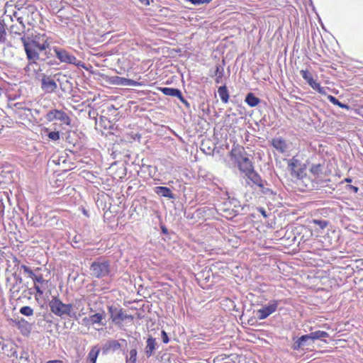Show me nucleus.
Here are the masks:
<instances>
[{
  "label": "nucleus",
  "instance_id": "nucleus-1",
  "mask_svg": "<svg viewBox=\"0 0 363 363\" xmlns=\"http://www.w3.org/2000/svg\"><path fill=\"white\" fill-rule=\"evenodd\" d=\"M21 40L30 64H36L38 60H44L41 58L40 52L45 51L50 46L48 38L45 34H37L31 36H23Z\"/></svg>",
  "mask_w": 363,
  "mask_h": 363
},
{
  "label": "nucleus",
  "instance_id": "nucleus-2",
  "mask_svg": "<svg viewBox=\"0 0 363 363\" xmlns=\"http://www.w3.org/2000/svg\"><path fill=\"white\" fill-rule=\"evenodd\" d=\"M287 169L291 174L292 181L298 186L301 190L304 191V188L310 189L311 187V182L307 177L306 167L298 160L295 159L289 160Z\"/></svg>",
  "mask_w": 363,
  "mask_h": 363
},
{
  "label": "nucleus",
  "instance_id": "nucleus-3",
  "mask_svg": "<svg viewBox=\"0 0 363 363\" xmlns=\"http://www.w3.org/2000/svg\"><path fill=\"white\" fill-rule=\"evenodd\" d=\"M50 311L59 317H69L77 319L76 311H72V305L71 303H64L58 296H52L49 302Z\"/></svg>",
  "mask_w": 363,
  "mask_h": 363
},
{
  "label": "nucleus",
  "instance_id": "nucleus-4",
  "mask_svg": "<svg viewBox=\"0 0 363 363\" xmlns=\"http://www.w3.org/2000/svg\"><path fill=\"white\" fill-rule=\"evenodd\" d=\"M111 272L110 262L103 259H99L90 266V274L92 277L98 279L110 276Z\"/></svg>",
  "mask_w": 363,
  "mask_h": 363
},
{
  "label": "nucleus",
  "instance_id": "nucleus-5",
  "mask_svg": "<svg viewBox=\"0 0 363 363\" xmlns=\"http://www.w3.org/2000/svg\"><path fill=\"white\" fill-rule=\"evenodd\" d=\"M108 312L111 315V319L116 325H121V323L126 319H129L130 320H133V317L132 315L124 313L122 308H118L113 306L108 307Z\"/></svg>",
  "mask_w": 363,
  "mask_h": 363
},
{
  "label": "nucleus",
  "instance_id": "nucleus-6",
  "mask_svg": "<svg viewBox=\"0 0 363 363\" xmlns=\"http://www.w3.org/2000/svg\"><path fill=\"white\" fill-rule=\"evenodd\" d=\"M45 118L50 122L57 120L67 125H69L71 124V119L69 116L61 110H50L47 113Z\"/></svg>",
  "mask_w": 363,
  "mask_h": 363
},
{
  "label": "nucleus",
  "instance_id": "nucleus-7",
  "mask_svg": "<svg viewBox=\"0 0 363 363\" xmlns=\"http://www.w3.org/2000/svg\"><path fill=\"white\" fill-rule=\"evenodd\" d=\"M54 52L56 55L57 58L61 62L67 64H72L77 66H79L81 62L77 60L76 57L70 55L67 50L64 49H60L58 48H54Z\"/></svg>",
  "mask_w": 363,
  "mask_h": 363
},
{
  "label": "nucleus",
  "instance_id": "nucleus-8",
  "mask_svg": "<svg viewBox=\"0 0 363 363\" xmlns=\"http://www.w3.org/2000/svg\"><path fill=\"white\" fill-rule=\"evenodd\" d=\"M278 306L277 301H270L267 305L257 311V317L259 320L267 318L269 315L276 311Z\"/></svg>",
  "mask_w": 363,
  "mask_h": 363
},
{
  "label": "nucleus",
  "instance_id": "nucleus-9",
  "mask_svg": "<svg viewBox=\"0 0 363 363\" xmlns=\"http://www.w3.org/2000/svg\"><path fill=\"white\" fill-rule=\"evenodd\" d=\"M15 325L21 331V334L24 336H28L32 330L33 324L25 320L20 318L14 320Z\"/></svg>",
  "mask_w": 363,
  "mask_h": 363
},
{
  "label": "nucleus",
  "instance_id": "nucleus-10",
  "mask_svg": "<svg viewBox=\"0 0 363 363\" xmlns=\"http://www.w3.org/2000/svg\"><path fill=\"white\" fill-rule=\"evenodd\" d=\"M33 281L34 283V289L36 291V294L38 296H42L44 293V287L43 285L46 284L48 281L45 280L43 278V274L36 273L35 277H33Z\"/></svg>",
  "mask_w": 363,
  "mask_h": 363
},
{
  "label": "nucleus",
  "instance_id": "nucleus-11",
  "mask_svg": "<svg viewBox=\"0 0 363 363\" xmlns=\"http://www.w3.org/2000/svg\"><path fill=\"white\" fill-rule=\"evenodd\" d=\"M41 88L45 93H52L57 88V85L50 77L43 76L41 80Z\"/></svg>",
  "mask_w": 363,
  "mask_h": 363
},
{
  "label": "nucleus",
  "instance_id": "nucleus-12",
  "mask_svg": "<svg viewBox=\"0 0 363 363\" xmlns=\"http://www.w3.org/2000/svg\"><path fill=\"white\" fill-rule=\"evenodd\" d=\"M158 345L155 338L150 336L146 340V346L145 348V354L147 358L155 354Z\"/></svg>",
  "mask_w": 363,
  "mask_h": 363
},
{
  "label": "nucleus",
  "instance_id": "nucleus-13",
  "mask_svg": "<svg viewBox=\"0 0 363 363\" xmlns=\"http://www.w3.org/2000/svg\"><path fill=\"white\" fill-rule=\"evenodd\" d=\"M17 108V113L20 118H27L30 122L35 121L37 120L32 109L25 107H18Z\"/></svg>",
  "mask_w": 363,
  "mask_h": 363
},
{
  "label": "nucleus",
  "instance_id": "nucleus-14",
  "mask_svg": "<svg viewBox=\"0 0 363 363\" xmlns=\"http://www.w3.org/2000/svg\"><path fill=\"white\" fill-rule=\"evenodd\" d=\"M307 335H302L297 339L294 343L292 348L295 350H304L305 348H308V346L311 345L313 342L311 341V339H305L302 340L303 337H306Z\"/></svg>",
  "mask_w": 363,
  "mask_h": 363
},
{
  "label": "nucleus",
  "instance_id": "nucleus-15",
  "mask_svg": "<svg viewBox=\"0 0 363 363\" xmlns=\"http://www.w3.org/2000/svg\"><path fill=\"white\" fill-rule=\"evenodd\" d=\"M238 163L239 168L242 172L250 173L252 170V163L247 157H242Z\"/></svg>",
  "mask_w": 363,
  "mask_h": 363
},
{
  "label": "nucleus",
  "instance_id": "nucleus-16",
  "mask_svg": "<svg viewBox=\"0 0 363 363\" xmlns=\"http://www.w3.org/2000/svg\"><path fill=\"white\" fill-rule=\"evenodd\" d=\"M113 83L117 85L135 86H138L140 84L133 79H126L124 77H116L113 79Z\"/></svg>",
  "mask_w": 363,
  "mask_h": 363
},
{
  "label": "nucleus",
  "instance_id": "nucleus-17",
  "mask_svg": "<svg viewBox=\"0 0 363 363\" xmlns=\"http://www.w3.org/2000/svg\"><path fill=\"white\" fill-rule=\"evenodd\" d=\"M328 337L329 334L327 332L317 330L308 334L306 337L302 338V340L305 339H311V341L314 342L315 340H322Z\"/></svg>",
  "mask_w": 363,
  "mask_h": 363
},
{
  "label": "nucleus",
  "instance_id": "nucleus-18",
  "mask_svg": "<svg viewBox=\"0 0 363 363\" xmlns=\"http://www.w3.org/2000/svg\"><path fill=\"white\" fill-rule=\"evenodd\" d=\"M71 304L72 305V311H74V310L79 311L77 317L84 315L86 313L84 311V298H77Z\"/></svg>",
  "mask_w": 363,
  "mask_h": 363
},
{
  "label": "nucleus",
  "instance_id": "nucleus-19",
  "mask_svg": "<svg viewBox=\"0 0 363 363\" xmlns=\"http://www.w3.org/2000/svg\"><path fill=\"white\" fill-rule=\"evenodd\" d=\"M273 147L280 152H284L287 148L285 140L281 138H274L272 140Z\"/></svg>",
  "mask_w": 363,
  "mask_h": 363
},
{
  "label": "nucleus",
  "instance_id": "nucleus-20",
  "mask_svg": "<svg viewBox=\"0 0 363 363\" xmlns=\"http://www.w3.org/2000/svg\"><path fill=\"white\" fill-rule=\"evenodd\" d=\"M155 192L159 196L167 197L169 199H174V196L171 189L166 186H157L155 189Z\"/></svg>",
  "mask_w": 363,
  "mask_h": 363
},
{
  "label": "nucleus",
  "instance_id": "nucleus-21",
  "mask_svg": "<svg viewBox=\"0 0 363 363\" xmlns=\"http://www.w3.org/2000/svg\"><path fill=\"white\" fill-rule=\"evenodd\" d=\"M160 90L167 96H176L179 98L182 94L181 91L178 89L169 88V87H161Z\"/></svg>",
  "mask_w": 363,
  "mask_h": 363
},
{
  "label": "nucleus",
  "instance_id": "nucleus-22",
  "mask_svg": "<svg viewBox=\"0 0 363 363\" xmlns=\"http://www.w3.org/2000/svg\"><path fill=\"white\" fill-rule=\"evenodd\" d=\"M121 348V344L118 340H111L108 341L105 345L104 349L106 351L111 350L113 352L117 351Z\"/></svg>",
  "mask_w": 363,
  "mask_h": 363
},
{
  "label": "nucleus",
  "instance_id": "nucleus-23",
  "mask_svg": "<svg viewBox=\"0 0 363 363\" xmlns=\"http://www.w3.org/2000/svg\"><path fill=\"white\" fill-rule=\"evenodd\" d=\"M245 101L250 106V107H255L257 106L259 102L260 99L257 97H256L254 94L249 93L247 94L245 97Z\"/></svg>",
  "mask_w": 363,
  "mask_h": 363
},
{
  "label": "nucleus",
  "instance_id": "nucleus-24",
  "mask_svg": "<svg viewBox=\"0 0 363 363\" xmlns=\"http://www.w3.org/2000/svg\"><path fill=\"white\" fill-rule=\"evenodd\" d=\"M218 92L221 101L226 104L229 99V94L225 85L221 86L218 88Z\"/></svg>",
  "mask_w": 363,
  "mask_h": 363
},
{
  "label": "nucleus",
  "instance_id": "nucleus-25",
  "mask_svg": "<svg viewBox=\"0 0 363 363\" xmlns=\"http://www.w3.org/2000/svg\"><path fill=\"white\" fill-rule=\"evenodd\" d=\"M224 74V69L223 67L220 65L216 66V69L215 71V77H216V84H222L223 78Z\"/></svg>",
  "mask_w": 363,
  "mask_h": 363
},
{
  "label": "nucleus",
  "instance_id": "nucleus-26",
  "mask_svg": "<svg viewBox=\"0 0 363 363\" xmlns=\"http://www.w3.org/2000/svg\"><path fill=\"white\" fill-rule=\"evenodd\" d=\"M311 88L315 91H317L319 94L323 95H326V89L327 88L322 87L316 80L313 79L311 82L308 84Z\"/></svg>",
  "mask_w": 363,
  "mask_h": 363
},
{
  "label": "nucleus",
  "instance_id": "nucleus-27",
  "mask_svg": "<svg viewBox=\"0 0 363 363\" xmlns=\"http://www.w3.org/2000/svg\"><path fill=\"white\" fill-rule=\"evenodd\" d=\"M104 315L103 313H95L92 315L89 316V320L91 321V325H94L95 323L100 324L101 325H104L105 324L103 323L101 321L104 319Z\"/></svg>",
  "mask_w": 363,
  "mask_h": 363
},
{
  "label": "nucleus",
  "instance_id": "nucleus-28",
  "mask_svg": "<svg viewBox=\"0 0 363 363\" xmlns=\"http://www.w3.org/2000/svg\"><path fill=\"white\" fill-rule=\"evenodd\" d=\"M328 99L334 105L338 106L339 107L342 108L349 109L348 105L341 103L335 96H333L332 95H328Z\"/></svg>",
  "mask_w": 363,
  "mask_h": 363
},
{
  "label": "nucleus",
  "instance_id": "nucleus-29",
  "mask_svg": "<svg viewBox=\"0 0 363 363\" xmlns=\"http://www.w3.org/2000/svg\"><path fill=\"white\" fill-rule=\"evenodd\" d=\"M19 312L21 314L27 317L32 316L34 314L33 309L31 307L27 306L21 307Z\"/></svg>",
  "mask_w": 363,
  "mask_h": 363
},
{
  "label": "nucleus",
  "instance_id": "nucleus-30",
  "mask_svg": "<svg viewBox=\"0 0 363 363\" xmlns=\"http://www.w3.org/2000/svg\"><path fill=\"white\" fill-rule=\"evenodd\" d=\"M99 353V350L93 348L88 354V359L91 363H96L98 354Z\"/></svg>",
  "mask_w": 363,
  "mask_h": 363
},
{
  "label": "nucleus",
  "instance_id": "nucleus-31",
  "mask_svg": "<svg viewBox=\"0 0 363 363\" xmlns=\"http://www.w3.org/2000/svg\"><path fill=\"white\" fill-rule=\"evenodd\" d=\"M6 40V31L5 24L0 21V43H4Z\"/></svg>",
  "mask_w": 363,
  "mask_h": 363
},
{
  "label": "nucleus",
  "instance_id": "nucleus-32",
  "mask_svg": "<svg viewBox=\"0 0 363 363\" xmlns=\"http://www.w3.org/2000/svg\"><path fill=\"white\" fill-rule=\"evenodd\" d=\"M300 74L301 77L307 82L308 84L311 82V81L313 79L312 74L306 69H301L300 71Z\"/></svg>",
  "mask_w": 363,
  "mask_h": 363
},
{
  "label": "nucleus",
  "instance_id": "nucleus-33",
  "mask_svg": "<svg viewBox=\"0 0 363 363\" xmlns=\"http://www.w3.org/2000/svg\"><path fill=\"white\" fill-rule=\"evenodd\" d=\"M18 363H31L28 352L22 351L18 358Z\"/></svg>",
  "mask_w": 363,
  "mask_h": 363
},
{
  "label": "nucleus",
  "instance_id": "nucleus-34",
  "mask_svg": "<svg viewBox=\"0 0 363 363\" xmlns=\"http://www.w3.org/2000/svg\"><path fill=\"white\" fill-rule=\"evenodd\" d=\"M137 350L135 349H132L129 352V357L127 358V363H136V357H137Z\"/></svg>",
  "mask_w": 363,
  "mask_h": 363
},
{
  "label": "nucleus",
  "instance_id": "nucleus-35",
  "mask_svg": "<svg viewBox=\"0 0 363 363\" xmlns=\"http://www.w3.org/2000/svg\"><path fill=\"white\" fill-rule=\"evenodd\" d=\"M21 269H23L24 273H26L28 277L33 279V277H35L36 272H35L33 270H32L30 268L27 267L26 265L22 264L20 267Z\"/></svg>",
  "mask_w": 363,
  "mask_h": 363
},
{
  "label": "nucleus",
  "instance_id": "nucleus-36",
  "mask_svg": "<svg viewBox=\"0 0 363 363\" xmlns=\"http://www.w3.org/2000/svg\"><path fill=\"white\" fill-rule=\"evenodd\" d=\"M310 171L314 175H318L322 171L321 166L320 164L313 165Z\"/></svg>",
  "mask_w": 363,
  "mask_h": 363
},
{
  "label": "nucleus",
  "instance_id": "nucleus-37",
  "mask_svg": "<svg viewBox=\"0 0 363 363\" xmlns=\"http://www.w3.org/2000/svg\"><path fill=\"white\" fill-rule=\"evenodd\" d=\"M48 138L52 140H58L60 139V133L58 131H52L48 133Z\"/></svg>",
  "mask_w": 363,
  "mask_h": 363
},
{
  "label": "nucleus",
  "instance_id": "nucleus-38",
  "mask_svg": "<svg viewBox=\"0 0 363 363\" xmlns=\"http://www.w3.org/2000/svg\"><path fill=\"white\" fill-rule=\"evenodd\" d=\"M313 223L318 225L320 229H324L328 224V221L322 220H314Z\"/></svg>",
  "mask_w": 363,
  "mask_h": 363
},
{
  "label": "nucleus",
  "instance_id": "nucleus-39",
  "mask_svg": "<svg viewBox=\"0 0 363 363\" xmlns=\"http://www.w3.org/2000/svg\"><path fill=\"white\" fill-rule=\"evenodd\" d=\"M162 339L164 343H168L169 341L168 335L164 330L162 331Z\"/></svg>",
  "mask_w": 363,
  "mask_h": 363
},
{
  "label": "nucleus",
  "instance_id": "nucleus-40",
  "mask_svg": "<svg viewBox=\"0 0 363 363\" xmlns=\"http://www.w3.org/2000/svg\"><path fill=\"white\" fill-rule=\"evenodd\" d=\"M346 188H347V189H350V190L353 191L354 193H357V191L359 190L358 187L353 186V185H347Z\"/></svg>",
  "mask_w": 363,
  "mask_h": 363
},
{
  "label": "nucleus",
  "instance_id": "nucleus-41",
  "mask_svg": "<svg viewBox=\"0 0 363 363\" xmlns=\"http://www.w3.org/2000/svg\"><path fill=\"white\" fill-rule=\"evenodd\" d=\"M179 99L184 104H185L186 106L189 107V104L188 101L183 97L182 94H180V96H179Z\"/></svg>",
  "mask_w": 363,
  "mask_h": 363
},
{
  "label": "nucleus",
  "instance_id": "nucleus-42",
  "mask_svg": "<svg viewBox=\"0 0 363 363\" xmlns=\"http://www.w3.org/2000/svg\"><path fill=\"white\" fill-rule=\"evenodd\" d=\"M82 323L84 325H91V321L89 320V317H86L82 319Z\"/></svg>",
  "mask_w": 363,
  "mask_h": 363
},
{
  "label": "nucleus",
  "instance_id": "nucleus-43",
  "mask_svg": "<svg viewBox=\"0 0 363 363\" xmlns=\"http://www.w3.org/2000/svg\"><path fill=\"white\" fill-rule=\"evenodd\" d=\"M194 5H200L203 4V0H191Z\"/></svg>",
  "mask_w": 363,
  "mask_h": 363
},
{
  "label": "nucleus",
  "instance_id": "nucleus-44",
  "mask_svg": "<svg viewBox=\"0 0 363 363\" xmlns=\"http://www.w3.org/2000/svg\"><path fill=\"white\" fill-rule=\"evenodd\" d=\"M47 363H63L62 360H50Z\"/></svg>",
  "mask_w": 363,
  "mask_h": 363
},
{
  "label": "nucleus",
  "instance_id": "nucleus-45",
  "mask_svg": "<svg viewBox=\"0 0 363 363\" xmlns=\"http://www.w3.org/2000/svg\"><path fill=\"white\" fill-rule=\"evenodd\" d=\"M140 3H142L144 5H149L150 2L149 0H139Z\"/></svg>",
  "mask_w": 363,
  "mask_h": 363
},
{
  "label": "nucleus",
  "instance_id": "nucleus-46",
  "mask_svg": "<svg viewBox=\"0 0 363 363\" xmlns=\"http://www.w3.org/2000/svg\"><path fill=\"white\" fill-rule=\"evenodd\" d=\"M32 111H33V114L36 117V115H38L39 113V111L37 109H32Z\"/></svg>",
  "mask_w": 363,
  "mask_h": 363
},
{
  "label": "nucleus",
  "instance_id": "nucleus-47",
  "mask_svg": "<svg viewBox=\"0 0 363 363\" xmlns=\"http://www.w3.org/2000/svg\"><path fill=\"white\" fill-rule=\"evenodd\" d=\"M345 182H347V183H350L352 182V179L350 178H346L345 179Z\"/></svg>",
  "mask_w": 363,
  "mask_h": 363
},
{
  "label": "nucleus",
  "instance_id": "nucleus-48",
  "mask_svg": "<svg viewBox=\"0 0 363 363\" xmlns=\"http://www.w3.org/2000/svg\"><path fill=\"white\" fill-rule=\"evenodd\" d=\"M41 268L40 267H36L33 271L36 273H38L39 271H40Z\"/></svg>",
  "mask_w": 363,
  "mask_h": 363
},
{
  "label": "nucleus",
  "instance_id": "nucleus-49",
  "mask_svg": "<svg viewBox=\"0 0 363 363\" xmlns=\"http://www.w3.org/2000/svg\"><path fill=\"white\" fill-rule=\"evenodd\" d=\"M261 212H262V215H263L264 217H266V216H266V214H265V211H264V210H262V211H261Z\"/></svg>",
  "mask_w": 363,
  "mask_h": 363
},
{
  "label": "nucleus",
  "instance_id": "nucleus-50",
  "mask_svg": "<svg viewBox=\"0 0 363 363\" xmlns=\"http://www.w3.org/2000/svg\"><path fill=\"white\" fill-rule=\"evenodd\" d=\"M210 1V0H203V4L204 3H208Z\"/></svg>",
  "mask_w": 363,
  "mask_h": 363
},
{
  "label": "nucleus",
  "instance_id": "nucleus-51",
  "mask_svg": "<svg viewBox=\"0 0 363 363\" xmlns=\"http://www.w3.org/2000/svg\"><path fill=\"white\" fill-rule=\"evenodd\" d=\"M19 281H20V282H21V281H22V279H21V278H20V279H19Z\"/></svg>",
  "mask_w": 363,
  "mask_h": 363
}]
</instances>
